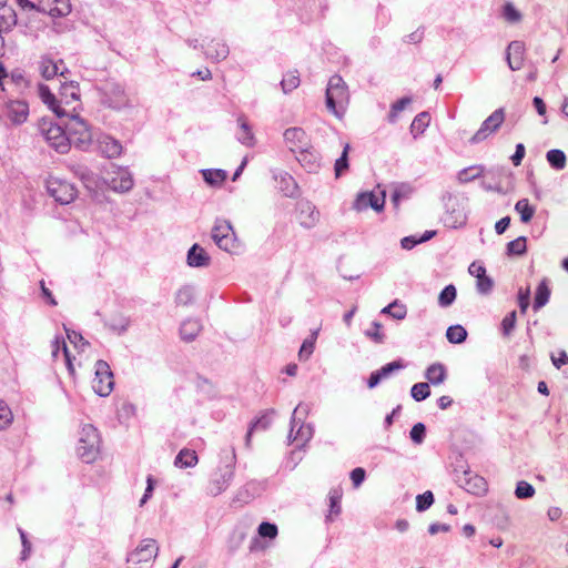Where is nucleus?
Listing matches in <instances>:
<instances>
[{"instance_id": "nucleus-37", "label": "nucleus", "mask_w": 568, "mask_h": 568, "mask_svg": "<svg viewBox=\"0 0 568 568\" xmlns=\"http://www.w3.org/2000/svg\"><path fill=\"white\" fill-rule=\"evenodd\" d=\"M349 144L346 143L344 145L343 152L341 156L335 161L334 171L335 176L339 178L345 171L348 170V152H349Z\"/></svg>"}, {"instance_id": "nucleus-36", "label": "nucleus", "mask_w": 568, "mask_h": 568, "mask_svg": "<svg viewBox=\"0 0 568 568\" xmlns=\"http://www.w3.org/2000/svg\"><path fill=\"white\" fill-rule=\"evenodd\" d=\"M429 120L430 118L428 112H420L419 114H417L410 124L412 133H424V131L429 124Z\"/></svg>"}, {"instance_id": "nucleus-46", "label": "nucleus", "mask_w": 568, "mask_h": 568, "mask_svg": "<svg viewBox=\"0 0 568 568\" xmlns=\"http://www.w3.org/2000/svg\"><path fill=\"white\" fill-rule=\"evenodd\" d=\"M412 193V187L407 184H400L399 186H396L393 194H392V203L393 205L398 209L399 202L402 199L408 197Z\"/></svg>"}, {"instance_id": "nucleus-20", "label": "nucleus", "mask_w": 568, "mask_h": 568, "mask_svg": "<svg viewBox=\"0 0 568 568\" xmlns=\"http://www.w3.org/2000/svg\"><path fill=\"white\" fill-rule=\"evenodd\" d=\"M108 183L112 190L120 192L129 191L133 186L131 174L122 169H119Z\"/></svg>"}, {"instance_id": "nucleus-26", "label": "nucleus", "mask_w": 568, "mask_h": 568, "mask_svg": "<svg viewBox=\"0 0 568 568\" xmlns=\"http://www.w3.org/2000/svg\"><path fill=\"white\" fill-rule=\"evenodd\" d=\"M197 463V455L195 450H191L187 448L181 449L178 456L175 457L174 464L181 468L193 467Z\"/></svg>"}, {"instance_id": "nucleus-7", "label": "nucleus", "mask_w": 568, "mask_h": 568, "mask_svg": "<svg viewBox=\"0 0 568 568\" xmlns=\"http://www.w3.org/2000/svg\"><path fill=\"white\" fill-rule=\"evenodd\" d=\"M505 121V110L499 108L495 110L483 123L479 130L471 136V143L484 141L489 134L496 132Z\"/></svg>"}, {"instance_id": "nucleus-16", "label": "nucleus", "mask_w": 568, "mask_h": 568, "mask_svg": "<svg viewBox=\"0 0 568 568\" xmlns=\"http://www.w3.org/2000/svg\"><path fill=\"white\" fill-rule=\"evenodd\" d=\"M525 44L520 40H515L508 44L506 59L509 68L514 71L520 70L524 63Z\"/></svg>"}, {"instance_id": "nucleus-48", "label": "nucleus", "mask_w": 568, "mask_h": 568, "mask_svg": "<svg viewBox=\"0 0 568 568\" xmlns=\"http://www.w3.org/2000/svg\"><path fill=\"white\" fill-rule=\"evenodd\" d=\"M412 99L408 97H404L397 100L390 108V112L388 114L389 122L394 123L397 119V114L403 111Z\"/></svg>"}, {"instance_id": "nucleus-34", "label": "nucleus", "mask_w": 568, "mask_h": 568, "mask_svg": "<svg viewBox=\"0 0 568 568\" xmlns=\"http://www.w3.org/2000/svg\"><path fill=\"white\" fill-rule=\"evenodd\" d=\"M194 302V292L191 286L181 287L175 294L176 306H187Z\"/></svg>"}, {"instance_id": "nucleus-22", "label": "nucleus", "mask_w": 568, "mask_h": 568, "mask_svg": "<svg viewBox=\"0 0 568 568\" xmlns=\"http://www.w3.org/2000/svg\"><path fill=\"white\" fill-rule=\"evenodd\" d=\"M202 325L197 320H186L181 324L180 336L184 342H192L199 335Z\"/></svg>"}, {"instance_id": "nucleus-51", "label": "nucleus", "mask_w": 568, "mask_h": 568, "mask_svg": "<svg viewBox=\"0 0 568 568\" xmlns=\"http://www.w3.org/2000/svg\"><path fill=\"white\" fill-rule=\"evenodd\" d=\"M503 17L510 23H516L521 19L520 12L510 2L504 6Z\"/></svg>"}, {"instance_id": "nucleus-35", "label": "nucleus", "mask_w": 568, "mask_h": 568, "mask_svg": "<svg viewBox=\"0 0 568 568\" xmlns=\"http://www.w3.org/2000/svg\"><path fill=\"white\" fill-rule=\"evenodd\" d=\"M226 234L233 235V227L229 221H216L212 229L213 241L223 239Z\"/></svg>"}, {"instance_id": "nucleus-39", "label": "nucleus", "mask_w": 568, "mask_h": 568, "mask_svg": "<svg viewBox=\"0 0 568 568\" xmlns=\"http://www.w3.org/2000/svg\"><path fill=\"white\" fill-rule=\"evenodd\" d=\"M484 172V169L481 166H469L466 169H463L458 173V181L460 183H467L475 179H478Z\"/></svg>"}, {"instance_id": "nucleus-12", "label": "nucleus", "mask_w": 568, "mask_h": 568, "mask_svg": "<svg viewBox=\"0 0 568 568\" xmlns=\"http://www.w3.org/2000/svg\"><path fill=\"white\" fill-rule=\"evenodd\" d=\"M233 469L226 465L214 474L213 478L209 481L206 490L212 496H217L223 493L230 485L233 478Z\"/></svg>"}, {"instance_id": "nucleus-13", "label": "nucleus", "mask_w": 568, "mask_h": 568, "mask_svg": "<svg viewBox=\"0 0 568 568\" xmlns=\"http://www.w3.org/2000/svg\"><path fill=\"white\" fill-rule=\"evenodd\" d=\"M284 140L290 150L300 151L303 156L308 148V139L306 132L302 128H290L284 132Z\"/></svg>"}, {"instance_id": "nucleus-5", "label": "nucleus", "mask_w": 568, "mask_h": 568, "mask_svg": "<svg viewBox=\"0 0 568 568\" xmlns=\"http://www.w3.org/2000/svg\"><path fill=\"white\" fill-rule=\"evenodd\" d=\"M95 373L92 381V388L95 394L101 397H106L111 394L114 387L113 373L110 365L102 359L95 363Z\"/></svg>"}, {"instance_id": "nucleus-43", "label": "nucleus", "mask_w": 568, "mask_h": 568, "mask_svg": "<svg viewBox=\"0 0 568 568\" xmlns=\"http://www.w3.org/2000/svg\"><path fill=\"white\" fill-rule=\"evenodd\" d=\"M300 85V77L297 71L290 72L285 78L281 81V87L284 93L292 92Z\"/></svg>"}, {"instance_id": "nucleus-63", "label": "nucleus", "mask_w": 568, "mask_h": 568, "mask_svg": "<svg viewBox=\"0 0 568 568\" xmlns=\"http://www.w3.org/2000/svg\"><path fill=\"white\" fill-rule=\"evenodd\" d=\"M365 475H366V473H365L364 468H362V467L354 468L351 471V479L353 481V485L355 487H358L359 485H362V483L365 479Z\"/></svg>"}, {"instance_id": "nucleus-2", "label": "nucleus", "mask_w": 568, "mask_h": 568, "mask_svg": "<svg viewBox=\"0 0 568 568\" xmlns=\"http://www.w3.org/2000/svg\"><path fill=\"white\" fill-rule=\"evenodd\" d=\"M39 131L48 144L57 152L64 154L70 150V136L67 134L62 123H54L52 120L42 119L39 122Z\"/></svg>"}, {"instance_id": "nucleus-27", "label": "nucleus", "mask_w": 568, "mask_h": 568, "mask_svg": "<svg viewBox=\"0 0 568 568\" xmlns=\"http://www.w3.org/2000/svg\"><path fill=\"white\" fill-rule=\"evenodd\" d=\"M79 85L75 82L63 83L61 85L60 95L61 99L65 102V104H70L71 102L79 101Z\"/></svg>"}, {"instance_id": "nucleus-41", "label": "nucleus", "mask_w": 568, "mask_h": 568, "mask_svg": "<svg viewBox=\"0 0 568 568\" xmlns=\"http://www.w3.org/2000/svg\"><path fill=\"white\" fill-rule=\"evenodd\" d=\"M526 237L519 236L507 244L508 255H521L526 252Z\"/></svg>"}, {"instance_id": "nucleus-32", "label": "nucleus", "mask_w": 568, "mask_h": 568, "mask_svg": "<svg viewBox=\"0 0 568 568\" xmlns=\"http://www.w3.org/2000/svg\"><path fill=\"white\" fill-rule=\"evenodd\" d=\"M515 210L520 214V220L524 223H528L535 214V207L529 204L527 199L519 200L515 205Z\"/></svg>"}, {"instance_id": "nucleus-3", "label": "nucleus", "mask_w": 568, "mask_h": 568, "mask_svg": "<svg viewBox=\"0 0 568 568\" xmlns=\"http://www.w3.org/2000/svg\"><path fill=\"white\" fill-rule=\"evenodd\" d=\"M325 95L328 111L339 116L338 109H344L349 99L347 85L341 75L334 74L329 78Z\"/></svg>"}, {"instance_id": "nucleus-24", "label": "nucleus", "mask_w": 568, "mask_h": 568, "mask_svg": "<svg viewBox=\"0 0 568 568\" xmlns=\"http://www.w3.org/2000/svg\"><path fill=\"white\" fill-rule=\"evenodd\" d=\"M17 23V13L16 11L7 7L0 8V34L3 32H9L11 27L16 26Z\"/></svg>"}, {"instance_id": "nucleus-17", "label": "nucleus", "mask_w": 568, "mask_h": 568, "mask_svg": "<svg viewBox=\"0 0 568 568\" xmlns=\"http://www.w3.org/2000/svg\"><path fill=\"white\" fill-rule=\"evenodd\" d=\"M469 273L477 278L476 287L478 293L488 294L491 292L494 282L486 275V268L477 263H471L468 268Z\"/></svg>"}, {"instance_id": "nucleus-42", "label": "nucleus", "mask_w": 568, "mask_h": 568, "mask_svg": "<svg viewBox=\"0 0 568 568\" xmlns=\"http://www.w3.org/2000/svg\"><path fill=\"white\" fill-rule=\"evenodd\" d=\"M535 495V488L531 484L525 480H520L517 483L516 489H515V496L518 499H527L531 498Z\"/></svg>"}, {"instance_id": "nucleus-53", "label": "nucleus", "mask_w": 568, "mask_h": 568, "mask_svg": "<svg viewBox=\"0 0 568 568\" xmlns=\"http://www.w3.org/2000/svg\"><path fill=\"white\" fill-rule=\"evenodd\" d=\"M516 311L510 312L501 321V331L504 336H509L516 326Z\"/></svg>"}, {"instance_id": "nucleus-25", "label": "nucleus", "mask_w": 568, "mask_h": 568, "mask_svg": "<svg viewBox=\"0 0 568 568\" xmlns=\"http://www.w3.org/2000/svg\"><path fill=\"white\" fill-rule=\"evenodd\" d=\"M237 123L240 125V134L237 140L246 146H253L255 143V138L252 132L251 126L248 125L246 118L244 115H241L237 118Z\"/></svg>"}, {"instance_id": "nucleus-64", "label": "nucleus", "mask_w": 568, "mask_h": 568, "mask_svg": "<svg viewBox=\"0 0 568 568\" xmlns=\"http://www.w3.org/2000/svg\"><path fill=\"white\" fill-rule=\"evenodd\" d=\"M136 412V408L135 406H133L132 404L130 403H123L121 408L119 409V418L122 420V419H126L129 418L131 415H134Z\"/></svg>"}, {"instance_id": "nucleus-60", "label": "nucleus", "mask_w": 568, "mask_h": 568, "mask_svg": "<svg viewBox=\"0 0 568 568\" xmlns=\"http://www.w3.org/2000/svg\"><path fill=\"white\" fill-rule=\"evenodd\" d=\"M366 335L375 343H383L385 335L382 333V324L374 322L372 329H368Z\"/></svg>"}, {"instance_id": "nucleus-62", "label": "nucleus", "mask_w": 568, "mask_h": 568, "mask_svg": "<svg viewBox=\"0 0 568 568\" xmlns=\"http://www.w3.org/2000/svg\"><path fill=\"white\" fill-rule=\"evenodd\" d=\"M141 561H142V549H140V547L136 546L135 550L132 551L128 556L126 562L129 565V568H138Z\"/></svg>"}, {"instance_id": "nucleus-54", "label": "nucleus", "mask_w": 568, "mask_h": 568, "mask_svg": "<svg viewBox=\"0 0 568 568\" xmlns=\"http://www.w3.org/2000/svg\"><path fill=\"white\" fill-rule=\"evenodd\" d=\"M214 242L221 250L232 252L236 247L235 232L233 231V235L226 234L221 241L216 240Z\"/></svg>"}, {"instance_id": "nucleus-28", "label": "nucleus", "mask_w": 568, "mask_h": 568, "mask_svg": "<svg viewBox=\"0 0 568 568\" xmlns=\"http://www.w3.org/2000/svg\"><path fill=\"white\" fill-rule=\"evenodd\" d=\"M549 297H550V290L546 283V281H541L540 284L538 285L537 290H536V295H535V301H534V304H532V308L535 311H538L540 310L541 307H544L548 301H549Z\"/></svg>"}, {"instance_id": "nucleus-47", "label": "nucleus", "mask_w": 568, "mask_h": 568, "mask_svg": "<svg viewBox=\"0 0 568 568\" xmlns=\"http://www.w3.org/2000/svg\"><path fill=\"white\" fill-rule=\"evenodd\" d=\"M434 503V495L427 490L416 497V509L422 513L427 510Z\"/></svg>"}, {"instance_id": "nucleus-9", "label": "nucleus", "mask_w": 568, "mask_h": 568, "mask_svg": "<svg viewBox=\"0 0 568 568\" xmlns=\"http://www.w3.org/2000/svg\"><path fill=\"white\" fill-rule=\"evenodd\" d=\"M385 192H382L381 195L373 192L359 193L353 203V209L362 212L372 207L374 211L381 212L385 206Z\"/></svg>"}, {"instance_id": "nucleus-8", "label": "nucleus", "mask_w": 568, "mask_h": 568, "mask_svg": "<svg viewBox=\"0 0 568 568\" xmlns=\"http://www.w3.org/2000/svg\"><path fill=\"white\" fill-rule=\"evenodd\" d=\"M101 102L112 109H121L126 105V95L124 90L115 83H105L101 88Z\"/></svg>"}, {"instance_id": "nucleus-18", "label": "nucleus", "mask_w": 568, "mask_h": 568, "mask_svg": "<svg viewBox=\"0 0 568 568\" xmlns=\"http://www.w3.org/2000/svg\"><path fill=\"white\" fill-rule=\"evenodd\" d=\"M320 219V212L311 203H302L300 206L298 221L305 229L315 226Z\"/></svg>"}, {"instance_id": "nucleus-6", "label": "nucleus", "mask_w": 568, "mask_h": 568, "mask_svg": "<svg viewBox=\"0 0 568 568\" xmlns=\"http://www.w3.org/2000/svg\"><path fill=\"white\" fill-rule=\"evenodd\" d=\"M48 193L60 204H69L77 197L75 186L62 179L50 176L47 181Z\"/></svg>"}, {"instance_id": "nucleus-15", "label": "nucleus", "mask_w": 568, "mask_h": 568, "mask_svg": "<svg viewBox=\"0 0 568 568\" xmlns=\"http://www.w3.org/2000/svg\"><path fill=\"white\" fill-rule=\"evenodd\" d=\"M6 115L10 121L16 124H22L27 121L29 115V105L21 100H10L6 104Z\"/></svg>"}, {"instance_id": "nucleus-29", "label": "nucleus", "mask_w": 568, "mask_h": 568, "mask_svg": "<svg viewBox=\"0 0 568 568\" xmlns=\"http://www.w3.org/2000/svg\"><path fill=\"white\" fill-rule=\"evenodd\" d=\"M446 337L452 344H460L467 338V331L462 325H452L446 331Z\"/></svg>"}, {"instance_id": "nucleus-57", "label": "nucleus", "mask_w": 568, "mask_h": 568, "mask_svg": "<svg viewBox=\"0 0 568 568\" xmlns=\"http://www.w3.org/2000/svg\"><path fill=\"white\" fill-rule=\"evenodd\" d=\"M404 368V364L402 361H394L386 365H384L382 368L377 369L382 378L388 377L392 373L399 371Z\"/></svg>"}, {"instance_id": "nucleus-23", "label": "nucleus", "mask_w": 568, "mask_h": 568, "mask_svg": "<svg viewBox=\"0 0 568 568\" xmlns=\"http://www.w3.org/2000/svg\"><path fill=\"white\" fill-rule=\"evenodd\" d=\"M425 377L433 385H439L445 382L447 377L446 367L440 363H434L426 369Z\"/></svg>"}, {"instance_id": "nucleus-1", "label": "nucleus", "mask_w": 568, "mask_h": 568, "mask_svg": "<svg viewBox=\"0 0 568 568\" xmlns=\"http://www.w3.org/2000/svg\"><path fill=\"white\" fill-rule=\"evenodd\" d=\"M101 437L98 429L87 424L81 428L77 453L84 463H93L100 455Z\"/></svg>"}, {"instance_id": "nucleus-10", "label": "nucleus", "mask_w": 568, "mask_h": 568, "mask_svg": "<svg viewBox=\"0 0 568 568\" xmlns=\"http://www.w3.org/2000/svg\"><path fill=\"white\" fill-rule=\"evenodd\" d=\"M201 47L207 59L220 61L229 55V45L223 38H204Z\"/></svg>"}, {"instance_id": "nucleus-55", "label": "nucleus", "mask_w": 568, "mask_h": 568, "mask_svg": "<svg viewBox=\"0 0 568 568\" xmlns=\"http://www.w3.org/2000/svg\"><path fill=\"white\" fill-rule=\"evenodd\" d=\"M410 438L415 444H422L425 439L426 427L423 423L415 424L410 429Z\"/></svg>"}, {"instance_id": "nucleus-56", "label": "nucleus", "mask_w": 568, "mask_h": 568, "mask_svg": "<svg viewBox=\"0 0 568 568\" xmlns=\"http://www.w3.org/2000/svg\"><path fill=\"white\" fill-rule=\"evenodd\" d=\"M258 535L264 538H275L277 536V526L267 521L258 526Z\"/></svg>"}, {"instance_id": "nucleus-49", "label": "nucleus", "mask_w": 568, "mask_h": 568, "mask_svg": "<svg viewBox=\"0 0 568 568\" xmlns=\"http://www.w3.org/2000/svg\"><path fill=\"white\" fill-rule=\"evenodd\" d=\"M12 419L13 415L10 407L0 399V430L8 427L12 423Z\"/></svg>"}, {"instance_id": "nucleus-38", "label": "nucleus", "mask_w": 568, "mask_h": 568, "mask_svg": "<svg viewBox=\"0 0 568 568\" xmlns=\"http://www.w3.org/2000/svg\"><path fill=\"white\" fill-rule=\"evenodd\" d=\"M457 291L453 284H449L444 287V290L439 293L438 303L443 307H447L452 305L456 298Z\"/></svg>"}, {"instance_id": "nucleus-31", "label": "nucleus", "mask_w": 568, "mask_h": 568, "mask_svg": "<svg viewBox=\"0 0 568 568\" xmlns=\"http://www.w3.org/2000/svg\"><path fill=\"white\" fill-rule=\"evenodd\" d=\"M270 425H271V419H270V417L266 414H264L261 417H258L255 420H253L251 423L250 427H248V430H247V434H246V437H245L246 446H250L252 434H253L254 430L266 429V428H268Z\"/></svg>"}, {"instance_id": "nucleus-61", "label": "nucleus", "mask_w": 568, "mask_h": 568, "mask_svg": "<svg viewBox=\"0 0 568 568\" xmlns=\"http://www.w3.org/2000/svg\"><path fill=\"white\" fill-rule=\"evenodd\" d=\"M144 560L155 558L159 552V547L154 539L144 540Z\"/></svg>"}, {"instance_id": "nucleus-30", "label": "nucleus", "mask_w": 568, "mask_h": 568, "mask_svg": "<svg viewBox=\"0 0 568 568\" xmlns=\"http://www.w3.org/2000/svg\"><path fill=\"white\" fill-rule=\"evenodd\" d=\"M547 161L556 170H562L566 166V154L559 149H552L546 154Z\"/></svg>"}, {"instance_id": "nucleus-59", "label": "nucleus", "mask_w": 568, "mask_h": 568, "mask_svg": "<svg viewBox=\"0 0 568 568\" xmlns=\"http://www.w3.org/2000/svg\"><path fill=\"white\" fill-rule=\"evenodd\" d=\"M529 303H530V290L529 288H526V290H519V293H518V304H519V308H520V312L523 314H526L528 307H529Z\"/></svg>"}, {"instance_id": "nucleus-21", "label": "nucleus", "mask_w": 568, "mask_h": 568, "mask_svg": "<svg viewBox=\"0 0 568 568\" xmlns=\"http://www.w3.org/2000/svg\"><path fill=\"white\" fill-rule=\"evenodd\" d=\"M99 150L106 158L112 159L121 154L122 145L118 140L113 139L112 136L104 135L99 140Z\"/></svg>"}, {"instance_id": "nucleus-58", "label": "nucleus", "mask_w": 568, "mask_h": 568, "mask_svg": "<svg viewBox=\"0 0 568 568\" xmlns=\"http://www.w3.org/2000/svg\"><path fill=\"white\" fill-rule=\"evenodd\" d=\"M39 94H40V98L42 99V101L49 105V106H53L55 104V97L53 93H51L50 89L48 85H44V84H40L39 85Z\"/></svg>"}, {"instance_id": "nucleus-11", "label": "nucleus", "mask_w": 568, "mask_h": 568, "mask_svg": "<svg viewBox=\"0 0 568 568\" xmlns=\"http://www.w3.org/2000/svg\"><path fill=\"white\" fill-rule=\"evenodd\" d=\"M37 12L52 18L64 17L71 12V3L70 0H40Z\"/></svg>"}, {"instance_id": "nucleus-14", "label": "nucleus", "mask_w": 568, "mask_h": 568, "mask_svg": "<svg viewBox=\"0 0 568 568\" xmlns=\"http://www.w3.org/2000/svg\"><path fill=\"white\" fill-rule=\"evenodd\" d=\"M460 487L466 491L480 495L487 490V483L484 477L471 474V471H464V474L457 479Z\"/></svg>"}, {"instance_id": "nucleus-50", "label": "nucleus", "mask_w": 568, "mask_h": 568, "mask_svg": "<svg viewBox=\"0 0 568 568\" xmlns=\"http://www.w3.org/2000/svg\"><path fill=\"white\" fill-rule=\"evenodd\" d=\"M59 67L57 63H53L51 60L43 59L41 61V74L44 79H52L58 74Z\"/></svg>"}, {"instance_id": "nucleus-19", "label": "nucleus", "mask_w": 568, "mask_h": 568, "mask_svg": "<svg viewBox=\"0 0 568 568\" xmlns=\"http://www.w3.org/2000/svg\"><path fill=\"white\" fill-rule=\"evenodd\" d=\"M186 261L191 267H205L210 264V256L199 244H193L187 252Z\"/></svg>"}, {"instance_id": "nucleus-52", "label": "nucleus", "mask_w": 568, "mask_h": 568, "mask_svg": "<svg viewBox=\"0 0 568 568\" xmlns=\"http://www.w3.org/2000/svg\"><path fill=\"white\" fill-rule=\"evenodd\" d=\"M329 513L331 515H338L341 513V498L342 491L339 489H332L329 491Z\"/></svg>"}, {"instance_id": "nucleus-45", "label": "nucleus", "mask_w": 568, "mask_h": 568, "mask_svg": "<svg viewBox=\"0 0 568 568\" xmlns=\"http://www.w3.org/2000/svg\"><path fill=\"white\" fill-rule=\"evenodd\" d=\"M316 337H317V332H314L310 338H306L303 342V344L300 348V352H298V357L301 361H306L311 356V354L314 351V344H315Z\"/></svg>"}, {"instance_id": "nucleus-33", "label": "nucleus", "mask_w": 568, "mask_h": 568, "mask_svg": "<svg viewBox=\"0 0 568 568\" xmlns=\"http://www.w3.org/2000/svg\"><path fill=\"white\" fill-rule=\"evenodd\" d=\"M383 314H389L395 320H404L407 314L406 306L397 300L388 304L382 310Z\"/></svg>"}, {"instance_id": "nucleus-4", "label": "nucleus", "mask_w": 568, "mask_h": 568, "mask_svg": "<svg viewBox=\"0 0 568 568\" xmlns=\"http://www.w3.org/2000/svg\"><path fill=\"white\" fill-rule=\"evenodd\" d=\"M62 124L65 126L67 134L70 136V145L85 150L92 142L93 134L89 124L79 115L72 114Z\"/></svg>"}, {"instance_id": "nucleus-40", "label": "nucleus", "mask_w": 568, "mask_h": 568, "mask_svg": "<svg viewBox=\"0 0 568 568\" xmlns=\"http://www.w3.org/2000/svg\"><path fill=\"white\" fill-rule=\"evenodd\" d=\"M202 173L204 181L210 185H219L226 178V173L223 170H203Z\"/></svg>"}, {"instance_id": "nucleus-44", "label": "nucleus", "mask_w": 568, "mask_h": 568, "mask_svg": "<svg viewBox=\"0 0 568 568\" xmlns=\"http://www.w3.org/2000/svg\"><path fill=\"white\" fill-rule=\"evenodd\" d=\"M410 395L416 402H422L430 395L428 383H416L412 389Z\"/></svg>"}]
</instances>
